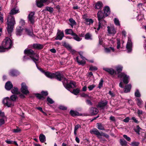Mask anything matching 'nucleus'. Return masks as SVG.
<instances>
[{
	"mask_svg": "<svg viewBox=\"0 0 146 146\" xmlns=\"http://www.w3.org/2000/svg\"><path fill=\"white\" fill-rule=\"evenodd\" d=\"M141 129L139 127V125H137L136 126V128L135 129V131L138 134H139V132Z\"/></svg>",
	"mask_w": 146,
	"mask_h": 146,
	"instance_id": "nucleus-52",
	"label": "nucleus"
},
{
	"mask_svg": "<svg viewBox=\"0 0 146 146\" xmlns=\"http://www.w3.org/2000/svg\"><path fill=\"white\" fill-rule=\"evenodd\" d=\"M21 90L22 93L25 94H27L29 93L28 87L25 83H22L21 84Z\"/></svg>",
	"mask_w": 146,
	"mask_h": 146,
	"instance_id": "nucleus-12",
	"label": "nucleus"
},
{
	"mask_svg": "<svg viewBox=\"0 0 146 146\" xmlns=\"http://www.w3.org/2000/svg\"><path fill=\"white\" fill-rule=\"evenodd\" d=\"M104 12L106 17L108 16L110 12V8L108 6L105 7L104 9Z\"/></svg>",
	"mask_w": 146,
	"mask_h": 146,
	"instance_id": "nucleus-28",
	"label": "nucleus"
},
{
	"mask_svg": "<svg viewBox=\"0 0 146 146\" xmlns=\"http://www.w3.org/2000/svg\"><path fill=\"white\" fill-rule=\"evenodd\" d=\"M45 11H48L50 13H52L54 11L52 7H50L47 6L45 7V9L44 10Z\"/></svg>",
	"mask_w": 146,
	"mask_h": 146,
	"instance_id": "nucleus-35",
	"label": "nucleus"
},
{
	"mask_svg": "<svg viewBox=\"0 0 146 146\" xmlns=\"http://www.w3.org/2000/svg\"><path fill=\"white\" fill-rule=\"evenodd\" d=\"M80 90L78 88L74 89L72 92V93L75 95H77L79 93Z\"/></svg>",
	"mask_w": 146,
	"mask_h": 146,
	"instance_id": "nucleus-47",
	"label": "nucleus"
},
{
	"mask_svg": "<svg viewBox=\"0 0 146 146\" xmlns=\"http://www.w3.org/2000/svg\"><path fill=\"white\" fill-rule=\"evenodd\" d=\"M108 103L106 100L102 101L99 103L98 106L99 107L103 109L107 105Z\"/></svg>",
	"mask_w": 146,
	"mask_h": 146,
	"instance_id": "nucleus-18",
	"label": "nucleus"
},
{
	"mask_svg": "<svg viewBox=\"0 0 146 146\" xmlns=\"http://www.w3.org/2000/svg\"><path fill=\"white\" fill-rule=\"evenodd\" d=\"M24 52L25 55L23 56V60L26 61L31 58L35 62L37 66L36 62L38 60V55L35 53L32 49L28 48L25 50Z\"/></svg>",
	"mask_w": 146,
	"mask_h": 146,
	"instance_id": "nucleus-2",
	"label": "nucleus"
},
{
	"mask_svg": "<svg viewBox=\"0 0 146 146\" xmlns=\"http://www.w3.org/2000/svg\"><path fill=\"white\" fill-rule=\"evenodd\" d=\"M25 31L26 33L29 36H33V31L31 28L30 29H28L26 28L25 29Z\"/></svg>",
	"mask_w": 146,
	"mask_h": 146,
	"instance_id": "nucleus-31",
	"label": "nucleus"
},
{
	"mask_svg": "<svg viewBox=\"0 0 146 146\" xmlns=\"http://www.w3.org/2000/svg\"><path fill=\"white\" fill-rule=\"evenodd\" d=\"M23 28L20 27H19L17 28L16 34L17 36H21L22 33Z\"/></svg>",
	"mask_w": 146,
	"mask_h": 146,
	"instance_id": "nucleus-26",
	"label": "nucleus"
},
{
	"mask_svg": "<svg viewBox=\"0 0 146 146\" xmlns=\"http://www.w3.org/2000/svg\"><path fill=\"white\" fill-rule=\"evenodd\" d=\"M35 13L34 12H31L29 15L28 18L29 21L30 23L33 24L35 22V17L34 16Z\"/></svg>",
	"mask_w": 146,
	"mask_h": 146,
	"instance_id": "nucleus-14",
	"label": "nucleus"
},
{
	"mask_svg": "<svg viewBox=\"0 0 146 146\" xmlns=\"http://www.w3.org/2000/svg\"><path fill=\"white\" fill-rule=\"evenodd\" d=\"M103 80L102 79H101L99 82L98 85V87L100 88H101L103 86Z\"/></svg>",
	"mask_w": 146,
	"mask_h": 146,
	"instance_id": "nucleus-56",
	"label": "nucleus"
},
{
	"mask_svg": "<svg viewBox=\"0 0 146 146\" xmlns=\"http://www.w3.org/2000/svg\"><path fill=\"white\" fill-rule=\"evenodd\" d=\"M69 21L70 22V25L72 27L74 25L76 24V23L74 20L72 18H71L69 19Z\"/></svg>",
	"mask_w": 146,
	"mask_h": 146,
	"instance_id": "nucleus-36",
	"label": "nucleus"
},
{
	"mask_svg": "<svg viewBox=\"0 0 146 146\" xmlns=\"http://www.w3.org/2000/svg\"><path fill=\"white\" fill-rule=\"evenodd\" d=\"M36 97L39 99H44V97L41 94H36Z\"/></svg>",
	"mask_w": 146,
	"mask_h": 146,
	"instance_id": "nucleus-55",
	"label": "nucleus"
},
{
	"mask_svg": "<svg viewBox=\"0 0 146 146\" xmlns=\"http://www.w3.org/2000/svg\"><path fill=\"white\" fill-rule=\"evenodd\" d=\"M133 44L130 38L128 37V40L126 46V48L128 53H130L132 51Z\"/></svg>",
	"mask_w": 146,
	"mask_h": 146,
	"instance_id": "nucleus-13",
	"label": "nucleus"
},
{
	"mask_svg": "<svg viewBox=\"0 0 146 146\" xmlns=\"http://www.w3.org/2000/svg\"><path fill=\"white\" fill-rule=\"evenodd\" d=\"M136 101L137 105L139 108H141L142 107L143 102L141 99L139 98H137L136 99Z\"/></svg>",
	"mask_w": 146,
	"mask_h": 146,
	"instance_id": "nucleus-23",
	"label": "nucleus"
},
{
	"mask_svg": "<svg viewBox=\"0 0 146 146\" xmlns=\"http://www.w3.org/2000/svg\"><path fill=\"white\" fill-rule=\"evenodd\" d=\"M64 36V33L63 32V31H61L60 30L58 29L55 39L61 40Z\"/></svg>",
	"mask_w": 146,
	"mask_h": 146,
	"instance_id": "nucleus-15",
	"label": "nucleus"
},
{
	"mask_svg": "<svg viewBox=\"0 0 146 146\" xmlns=\"http://www.w3.org/2000/svg\"><path fill=\"white\" fill-rule=\"evenodd\" d=\"M131 87V84H129L125 87L124 89V92L127 93L130 92Z\"/></svg>",
	"mask_w": 146,
	"mask_h": 146,
	"instance_id": "nucleus-32",
	"label": "nucleus"
},
{
	"mask_svg": "<svg viewBox=\"0 0 146 146\" xmlns=\"http://www.w3.org/2000/svg\"><path fill=\"white\" fill-rule=\"evenodd\" d=\"M4 105L8 107H11L14 106L13 102L8 97L4 98L3 100Z\"/></svg>",
	"mask_w": 146,
	"mask_h": 146,
	"instance_id": "nucleus-9",
	"label": "nucleus"
},
{
	"mask_svg": "<svg viewBox=\"0 0 146 146\" xmlns=\"http://www.w3.org/2000/svg\"><path fill=\"white\" fill-rule=\"evenodd\" d=\"M98 69L95 66H90V67L89 70H90L93 71L96 70Z\"/></svg>",
	"mask_w": 146,
	"mask_h": 146,
	"instance_id": "nucleus-51",
	"label": "nucleus"
},
{
	"mask_svg": "<svg viewBox=\"0 0 146 146\" xmlns=\"http://www.w3.org/2000/svg\"><path fill=\"white\" fill-rule=\"evenodd\" d=\"M11 91L12 93L14 94H18L19 93V92L18 88L16 87H14L13 88Z\"/></svg>",
	"mask_w": 146,
	"mask_h": 146,
	"instance_id": "nucleus-38",
	"label": "nucleus"
},
{
	"mask_svg": "<svg viewBox=\"0 0 146 146\" xmlns=\"http://www.w3.org/2000/svg\"><path fill=\"white\" fill-rule=\"evenodd\" d=\"M120 143L122 146H126L127 142L125 140L121 139H120Z\"/></svg>",
	"mask_w": 146,
	"mask_h": 146,
	"instance_id": "nucleus-37",
	"label": "nucleus"
},
{
	"mask_svg": "<svg viewBox=\"0 0 146 146\" xmlns=\"http://www.w3.org/2000/svg\"><path fill=\"white\" fill-rule=\"evenodd\" d=\"M63 78V75L60 72H57L55 73V78L58 80L60 81Z\"/></svg>",
	"mask_w": 146,
	"mask_h": 146,
	"instance_id": "nucleus-17",
	"label": "nucleus"
},
{
	"mask_svg": "<svg viewBox=\"0 0 146 146\" xmlns=\"http://www.w3.org/2000/svg\"><path fill=\"white\" fill-rule=\"evenodd\" d=\"M21 131V129L19 128H17L16 129H13L12 130V131L15 133H18Z\"/></svg>",
	"mask_w": 146,
	"mask_h": 146,
	"instance_id": "nucleus-54",
	"label": "nucleus"
},
{
	"mask_svg": "<svg viewBox=\"0 0 146 146\" xmlns=\"http://www.w3.org/2000/svg\"><path fill=\"white\" fill-rule=\"evenodd\" d=\"M85 21H86L85 23L88 25L92 24L93 22V21L91 19H85Z\"/></svg>",
	"mask_w": 146,
	"mask_h": 146,
	"instance_id": "nucleus-41",
	"label": "nucleus"
},
{
	"mask_svg": "<svg viewBox=\"0 0 146 146\" xmlns=\"http://www.w3.org/2000/svg\"><path fill=\"white\" fill-rule=\"evenodd\" d=\"M103 69L111 75H113L114 74H116V72L112 68L104 67L103 68Z\"/></svg>",
	"mask_w": 146,
	"mask_h": 146,
	"instance_id": "nucleus-16",
	"label": "nucleus"
},
{
	"mask_svg": "<svg viewBox=\"0 0 146 146\" xmlns=\"http://www.w3.org/2000/svg\"><path fill=\"white\" fill-rule=\"evenodd\" d=\"M103 4L100 1L98 2L95 4V9H101L102 7Z\"/></svg>",
	"mask_w": 146,
	"mask_h": 146,
	"instance_id": "nucleus-27",
	"label": "nucleus"
},
{
	"mask_svg": "<svg viewBox=\"0 0 146 146\" xmlns=\"http://www.w3.org/2000/svg\"><path fill=\"white\" fill-rule=\"evenodd\" d=\"M64 45L70 52H72L73 54L75 53V51L72 48V47L69 44L65 43L64 44Z\"/></svg>",
	"mask_w": 146,
	"mask_h": 146,
	"instance_id": "nucleus-21",
	"label": "nucleus"
},
{
	"mask_svg": "<svg viewBox=\"0 0 146 146\" xmlns=\"http://www.w3.org/2000/svg\"><path fill=\"white\" fill-rule=\"evenodd\" d=\"M73 38L76 40L77 41H80L82 40V38L79 37L75 33H73L72 35Z\"/></svg>",
	"mask_w": 146,
	"mask_h": 146,
	"instance_id": "nucleus-30",
	"label": "nucleus"
},
{
	"mask_svg": "<svg viewBox=\"0 0 146 146\" xmlns=\"http://www.w3.org/2000/svg\"><path fill=\"white\" fill-rule=\"evenodd\" d=\"M97 128L99 130H104L105 129L104 126L101 123H97Z\"/></svg>",
	"mask_w": 146,
	"mask_h": 146,
	"instance_id": "nucleus-43",
	"label": "nucleus"
},
{
	"mask_svg": "<svg viewBox=\"0 0 146 146\" xmlns=\"http://www.w3.org/2000/svg\"><path fill=\"white\" fill-rule=\"evenodd\" d=\"M137 113L138 114V116H140L141 115L143 114V111L142 110H138Z\"/></svg>",
	"mask_w": 146,
	"mask_h": 146,
	"instance_id": "nucleus-62",
	"label": "nucleus"
},
{
	"mask_svg": "<svg viewBox=\"0 0 146 146\" xmlns=\"http://www.w3.org/2000/svg\"><path fill=\"white\" fill-rule=\"evenodd\" d=\"M47 101L50 104H52L54 103V101L49 97H48L47 98Z\"/></svg>",
	"mask_w": 146,
	"mask_h": 146,
	"instance_id": "nucleus-49",
	"label": "nucleus"
},
{
	"mask_svg": "<svg viewBox=\"0 0 146 146\" xmlns=\"http://www.w3.org/2000/svg\"><path fill=\"white\" fill-rule=\"evenodd\" d=\"M123 137L125 139L128 141H130L131 138L130 137H128L126 135H123Z\"/></svg>",
	"mask_w": 146,
	"mask_h": 146,
	"instance_id": "nucleus-63",
	"label": "nucleus"
},
{
	"mask_svg": "<svg viewBox=\"0 0 146 146\" xmlns=\"http://www.w3.org/2000/svg\"><path fill=\"white\" fill-rule=\"evenodd\" d=\"M76 1H77L80 4L82 5H84L85 3V1L84 0H75Z\"/></svg>",
	"mask_w": 146,
	"mask_h": 146,
	"instance_id": "nucleus-61",
	"label": "nucleus"
},
{
	"mask_svg": "<svg viewBox=\"0 0 146 146\" xmlns=\"http://www.w3.org/2000/svg\"><path fill=\"white\" fill-rule=\"evenodd\" d=\"M0 117L6 118V117L5 116L4 113L2 112L0 110Z\"/></svg>",
	"mask_w": 146,
	"mask_h": 146,
	"instance_id": "nucleus-60",
	"label": "nucleus"
},
{
	"mask_svg": "<svg viewBox=\"0 0 146 146\" xmlns=\"http://www.w3.org/2000/svg\"><path fill=\"white\" fill-rule=\"evenodd\" d=\"M13 85L10 81L7 82L5 84V87L6 90H10L13 87Z\"/></svg>",
	"mask_w": 146,
	"mask_h": 146,
	"instance_id": "nucleus-22",
	"label": "nucleus"
},
{
	"mask_svg": "<svg viewBox=\"0 0 146 146\" xmlns=\"http://www.w3.org/2000/svg\"><path fill=\"white\" fill-rule=\"evenodd\" d=\"M135 97H139L141 96V94L139 91V90L137 89L135 92Z\"/></svg>",
	"mask_w": 146,
	"mask_h": 146,
	"instance_id": "nucleus-44",
	"label": "nucleus"
},
{
	"mask_svg": "<svg viewBox=\"0 0 146 146\" xmlns=\"http://www.w3.org/2000/svg\"><path fill=\"white\" fill-rule=\"evenodd\" d=\"M6 118L0 117V127L5 123V120Z\"/></svg>",
	"mask_w": 146,
	"mask_h": 146,
	"instance_id": "nucleus-50",
	"label": "nucleus"
},
{
	"mask_svg": "<svg viewBox=\"0 0 146 146\" xmlns=\"http://www.w3.org/2000/svg\"><path fill=\"white\" fill-rule=\"evenodd\" d=\"M96 86V85L94 84L89 85L88 86V88L89 91L92 90Z\"/></svg>",
	"mask_w": 146,
	"mask_h": 146,
	"instance_id": "nucleus-53",
	"label": "nucleus"
},
{
	"mask_svg": "<svg viewBox=\"0 0 146 146\" xmlns=\"http://www.w3.org/2000/svg\"><path fill=\"white\" fill-rule=\"evenodd\" d=\"M44 3L40 0H36V4L37 7L39 8H41L44 6Z\"/></svg>",
	"mask_w": 146,
	"mask_h": 146,
	"instance_id": "nucleus-29",
	"label": "nucleus"
},
{
	"mask_svg": "<svg viewBox=\"0 0 146 146\" xmlns=\"http://www.w3.org/2000/svg\"><path fill=\"white\" fill-rule=\"evenodd\" d=\"M105 51L107 53H110L111 52H113L115 51V49L114 47L111 46H110L109 48H106L104 49Z\"/></svg>",
	"mask_w": 146,
	"mask_h": 146,
	"instance_id": "nucleus-20",
	"label": "nucleus"
},
{
	"mask_svg": "<svg viewBox=\"0 0 146 146\" xmlns=\"http://www.w3.org/2000/svg\"><path fill=\"white\" fill-rule=\"evenodd\" d=\"M118 77L125 84H127L129 82L130 78L129 75L124 72H121L118 75Z\"/></svg>",
	"mask_w": 146,
	"mask_h": 146,
	"instance_id": "nucleus-5",
	"label": "nucleus"
},
{
	"mask_svg": "<svg viewBox=\"0 0 146 146\" xmlns=\"http://www.w3.org/2000/svg\"><path fill=\"white\" fill-rule=\"evenodd\" d=\"M98 112V110L96 108H92L90 110V112L92 115H95Z\"/></svg>",
	"mask_w": 146,
	"mask_h": 146,
	"instance_id": "nucleus-24",
	"label": "nucleus"
},
{
	"mask_svg": "<svg viewBox=\"0 0 146 146\" xmlns=\"http://www.w3.org/2000/svg\"><path fill=\"white\" fill-rule=\"evenodd\" d=\"M62 82L65 87L68 90L70 88H73L76 87V83L74 82L71 81L69 83L68 80L65 78H64Z\"/></svg>",
	"mask_w": 146,
	"mask_h": 146,
	"instance_id": "nucleus-7",
	"label": "nucleus"
},
{
	"mask_svg": "<svg viewBox=\"0 0 146 146\" xmlns=\"http://www.w3.org/2000/svg\"><path fill=\"white\" fill-rule=\"evenodd\" d=\"M114 68L118 73H119L122 70L123 67L121 65H118L115 66Z\"/></svg>",
	"mask_w": 146,
	"mask_h": 146,
	"instance_id": "nucleus-25",
	"label": "nucleus"
},
{
	"mask_svg": "<svg viewBox=\"0 0 146 146\" xmlns=\"http://www.w3.org/2000/svg\"><path fill=\"white\" fill-rule=\"evenodd\" d=\"M121 47L120 43V40L119 39H117V48L119 49Z\"/></svg>",
	"mask_w": 146,
	"mask_h": 146,
	"instance_id": "nucleus-59",
	"label": "nucleus"
},
{
	"mask_svg": "<svg viewBox=\"0 0 146 146\" xmlns=\"http://www.w3.org/2000/svg\"><path fill=\"white\" fill-rule=\"evenodd\" d=\"M90 132L92 134H94L96 135L97 137L99 139H102V136L105 137L106 138H108L109 137V135L103 132L100 133L96 128H94L91 129Z\"/></svg>",
	"mask_w": 146,
	"mask_h": 146,
	"instance_id": "nucleus-4",
	"label": "nucleus"
},
{
	"mask_svg": "<svg viewBox=\"0 0 146 146\" xmlns=\"http://www.w3.org/2000/svg\"><path fill=\"white\" fill-rule=\"evenodd\" d=\"M39 138L40 141L42 143H43L46 141L45 136L44 135L42 134H40V135Z\"/></svg>",
	"mask_w": 146,
	"mask_h": 146,
	"instance_id": "nucleus-34",
	"label": "nucleus"
},
{
	"mask_svg": "<svg viewBox=\"0 0 146 146\" xmlns=\"http://www.w3.org/2000/svg\"><path fill=\"white\" fill-rule=\"evenodd\" d=\"M70 114L73 116H75L79 115V113L76 111L70 110Z\"/></svg>",
	"mask_w": 146,
	"mask_h": 146,
	"instance_id": "nucleus-39",
	"label": "nucleus"
},
{
	"mask_svg": "<svg viewBox=\"0 0 146 146\" xmlns=\"http://www.w3.org/2000/svg\"><path fill=\"white\" fill-rule=\"evenodd\" d=\"M86 102L87 104L90 106H92V102L89 100H86Z\"/></svg>",
	"mask_w": 146,
	"mask_h": 146,
	"instance_id": "nucleus-64",
	"label": "nucleus"
},
{
	"mask_svg": "<svg viewBox=\"0 0 146 146\" xmlns=\"http://www.w3.org/2000/svg\"><path fill=\"white\" fill-rule=\"evenodd\" d=\"M2 45L7 49H10L12 45L11 39L9 37H6L3 41Z\"/></svg>",
	"mask_w": 146,
	"mask_h": 146,
	"instance_id": "nucleus-6",
	"label": "nucleus"
},
{
	"mask_svg": "<svg viewBox=\"0 0 146 146\" xmlns=\"http://www.w3.org/2000/svg\"><path fill=\"white\" fill-rule=\"evenodd\" d=\"M17 98V96H16L13 95L11 96L10 99L13 102V101H15L16 100Z\"/></svg>",
	"mask_w": 146,
	"mask_h": 146,
	"instance_id": "nucleus-46",
	"label": "nucleus"
},
{
	"mask_svg": "<svg viewBox=\"0 0 146 146\" xmlns=\"http://www.w3.org/2000/svg\"><path fill=\"white\" fill-rule=\"evenodd\" d=\"M107 28L108 32L109 35L113 36L116 34V30L113 25L108 26Z\"/></svg>",
	"mask_w": 146,
	"mask_h": 146,
	"instance_id": "nucleus-8",
	"label": "nucleus"
},
{
	"mask_svg": "<svg viewBox=\"0 0 146 146\" xmlns=\"http://www.w3.org/2000/svg\"><path fill=\"white\" fill-rule=\"evenodd\" d=\"M97 16L99 22L95 25L94 29L98 31L100 29L102 28V26L106 25L105 21L102 20L104 17V15L101 11H99L97 13Z\"/></svg>",
	"mask_w": 146,
	"mask_h": 146,
	"instance_id": "nucleus-3",
	"label": "nucleus"
},
{
	"mask_svg": "<svg viewBox=\"0 0 146 146\" xmlns=\"http://www.w3.org/2000/svg\"><path fill=\"white\" fill-rule=\"evenodd\" d=\"M114 22L115 25L117 26H120V24L118 19L115 18L114 19Z\"/></svg>",
	"mask_w": 146,
	"mask_h": 146,
	"instance_id": "nucleus-42",
	"label": "nucleus"
},
{
	"mask_svg": "<svg viewBox=\"0 0 146 146\" xmlns=\"http://www.w3.org/2000/svg\"><path fill=\"white\" fill-rule=\"evenodd\" d=\"M7 49L3 47V46H0V52H3L5 51Z\"/></svg>",
	"mask_w": 146,
	"mask_h": 146,
	"instance_id": "nucleus-58",
	"label": "nucleus"
},
{
	"mask_svg": "<svg viewBox=\"0 0 146 146\" xmlns=\"http://www.w3.org/2000/svg\"><path fill=\"white\" fill-rule=\"evenodd\" d=\"M139 143L138 142L133 141L130 144L132 146H138L139 145Z\"/></svg>",
	"mask_w": 146,
	"mask_h": 146,
	"instance_id": "nucleus-48",
	"label": "nucleus"
},
{
	"mask_svg": "<svg viewBox=\"0 0 146 146\" xmlns=\"http://www.w3.org/2000/svg\"><path fill=\"white\" fill-rule=\"evenodd\" d=\"M19 9L17 8H13L11 11L10 13V15L8 16L7 21V29L8 32L10 35H11V33L12 32L13 30L14 26L15 24V18L11 15L19 13Z\"/></svg>",
	"mask_w": 146,
	"mask_h": 146,
	"instance_id": "nucleus-1",
	"label": "nucleus"
},
{
	"mask_svg": "<svg viewBox=\"0 0 146 146\" xmlns=\"http://www.w3.org/2000/svg\"><path fill=\"white\" fill-rule=\"evenodd\" d=\"M85 38L87 40H91L92 39V36L91 34L89 33H87L85 35Z\"/></svg>",
	"mask_w": 146,
	"mask_h": 146,
	"instance_id": "nucleus-45",
	"label": "nucleus"
},
{
	"mask_svg": "<svg viewBox=\"0 0 146 146\" xmlns=\"http://www.w3.org/2000/svg\"><path fill=\"white\" fill-rule=\"evenodd\" d=\"M80 56H78L76 57V60L79 65H84L86 63V58L83 57L80 52Z\"/></svg>",
	"mask_w": 146,
	"mask_h": 146,
	"instance_id": "nucleus-10",
	"label": "nucleus"
},
{
	"mask_svg": "<svg viewBox=\"0 0 146 146\" xmlns=\"http://www.w3.org/2000/svg\"><path fill=\"white\" fill-rule=\"evenodd\" d=\"M19 72L17 70L15 69L11 70L9 72L10 75L13 76H16L19 75Z\"/></svg>",
	"mask_w": 146,
	"mask_h": 146,
	"instance_id": "nucleus-19",
	"label": "nucleus"
},
{
	"mask_svg": "<svg viewBox=\"0 0 146 146\" xmlns=\"http://www.w3.org/2000/svg\"><path fill=\"white\" fill-rule=\"evenodd\" d=\"M115 42V39L113 38H111L110 40L109 41V43L110 44H112L113 45H114Z\"/></svg>",
	"mask_w": 146,
	"mask_h": 146,
	"instance_id": "nucleus-57",
	"label": "nucleus"
},
{
	"mask_svg": "<svg viewBox=\"0 0 146 146\" xmlns=\"http://www.w3.org/2000/svg\"><path fill=\"white\" fill-rule=\"evenodd\" d=\"M43 45L39 44H35L33 45V47L34 48L41 49L43 48Z\"/></svg>",
	"mask_w": 146,
	"mask_h": 146,
	"instance_id": "nucleus-33",
	"label": "nucleus"
},
{
	"mask_svg": "<svg viewBox=\"0 0 146 146\" xmlns=\"http://www.w3.org/2000/svg\"><path fill=\"white\" fill-rule=\"evenodd\" d=\"M65 32L66 34H70L72 35L73 33H74L73 32L72 30L70 29H67L65 31Z\"/></svg>",
	"mask_w": 146,
	"mask_h": 146,
	"instance_id": "nucleus-40",
	"label": "nucleus"
},
{
	"mask_svg": "<svg viewBox=\"0 0 146 146\" xmlns=\"http://www.w3.org/2000/svg\"><path fill=\"white\" fill-rule=\"evenodd\" d=\"M42 72L44 73L45 75L47 77L50 79L54 78H55V73H51L48 71L45 72L41 68H38Z\"/></svg>",
	"mask_w": 146,
	"mask_h": 146,
	"instance_id": "nucleus-11",
	"label": "nucleus"
}]
</instances>
